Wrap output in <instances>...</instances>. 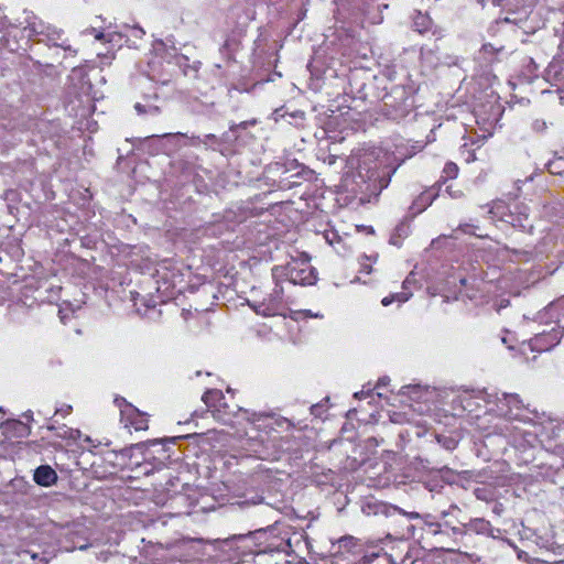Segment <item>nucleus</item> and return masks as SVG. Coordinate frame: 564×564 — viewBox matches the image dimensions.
I'll use <instances>...</instances> for the list:
<instances>
[{
	"instance_id": "nucleus-1",
	"label": "nucleus",
	"mask_w": 564,
	"mask_h": 564,
	"mask_svg": "<svg viewBox=\"0 0 564 564\" xmlns=\"http://www.w3.org/2000/svg\"><path fill=\"white\" fill-rule=\"evenodd\" d=\"M116 403L120 409L121 421L126 426H133L135 431H145L148 422L143 419L138 409L127 403L123 399H116Z\"/></svg>"
},
{
	"instance_id": "nucleus-2",
	"label": "nucleus",
	"mask_w": 564,
	"mask_h": 564,
	"mask_svg": "<svg viewBox=\"0 0 564 564\" xmlns=\"http://www.w3.org/2000/svg\"><path fill=\"white\" fill-rule=\"evenodd\" d=\"M57 480L56 471L48 465H42L34 471V481L43 487H50Z\"/></svg>"
},
{
	"instance_id": "nucleus-3",
	"label": "nucleus",
	"mask_w": 564,
	"mask_h": 564,
	"mask_svg": "<svg viewBox=\"0 0 564 564\" xmlns=\"http://www.w3.org/2000/svg\"><path fill=\"white\" fill-rule=\"evenodd\" d=\"M116 37H120V35L117 33H110L108 35H105L102 32H97L95 34V39L98 41L107 39L108 42H112V41H115Z\"/></svg>"
},
{
	"instance_id": "nucleus-4",
	"label": "nucleus",
	"mask_w": 564,
	"mask_h": 564,
	"mask_svg": "<svg viewBox=\"0 0 564 564\" xmlns=\"http://www.w3.org/2000/svg\"><path fill=\"white\" fill-rule=\"evenodd\" d=\"M394 300H398V301H406L408 299L402 296L401 294H397V295H393V296H387L382 300V305L383 306H388L389 304H391Z\"/></svg>"
},
{
	"instance_id": "nucleus-5",
	"label": "nucleus",
	"mask_w": 564,
	"mask_h": 564,
	"mask_svg": "<svg viewBox=\"0 0 564 564\" xmlns=\"http://www.w3.org/2000/svg\"><path fill=\"white\" fill-rule=\"evenodd\" d=\"M534 129L536 131H543L546 129V122L544 120H535Z\"/></svg>"
},
{
	"instance_id": "nucleus-6",
	"label": "nucleus",
	"mask_w": 564,
	"mask_h": 564,
	"mask_svg": "<svg viewBox=\"0 0 564 564\" xmlns=\"http://www.w3.org/2000/svg\"><path fill=\"white\" fill-rule=\"evenodd\" d=\"M134 109L140 115L148 113V109L143 105H141V104H137L134 106Z\"/></svg>"
},
{
	"instance_id": "nucleus-7",
	"label": "nucleus",
	"mask_w": 564,
	"mask_h": 564,
	"mask_svg": "<svg viewBox=\"0 0 564 564\" xmlns=\"http://www.w3.org/2000/svg\"><path fill=\"white\" fill-rule=\"evenodd\" d=\"M132 31L135 32L134 36L142 37L144 35V31L141 28L134 26L132 28Z\"/></svg>"
},
{
	"instance_id": "nucleus-8",
	"label": "nucleus",
	"mask_w": 564,
	"mask_h": 564,
	"mask_svg": "<svg viewBox=\"0 0 564 564\" xmlns=\"http://www.w3.org/2000/svg\"><path fill=\"white\" fill-rule=\"evenodd\" d=\"M159 111H160V108L156 106H151L148 109V113H152V115H156V113H159Z\"/></svg>"
},
{
	"instance_id": "nucleus-9",
	"label": "nucleus",
	"mask_w": 564,
	"mask_h": 564,
	"mask_svg": "<svg viewBox=\"0 0 564 564\" xmlns=\"http://www.w3.org/2000/svg\"><path fill=\"white\" fill-rule=\"evenodd\" d=\"M447 169H448L449 171H454V172H456V171H457V166H456L455 164H453V163L448 164Z\"/></svg>"
},
{
	"instance_id": "nucleus-10",
	"label": "nucleus",
	"mask_w": 564,
	"mask_h": 564,
	"mask_svg": "<svg viewBox=\"0 0 564 564\" xmlns=\"http://www.w3.org/2000/svg\"><path fill=\"white\" fill-rule=\"evenodd\" d=\"M308 315H310V316H313V317H321V315H319V314H311V313H308Z\"/></svg>"
},
{
	"instance_id": "nucleus-11",
	"label": "nucleus",
	"mask_w": 564,
	"mask_h": 564,
	"mask_svg": "<svg viewBox=\"0 0 564 564\" xmlns=\"http://www.w3.org/2000/svg\"><path fill=\"white\" fill-rule=\"evenodd\" d=\"M411 517H412V518H417V517H419V514H417V513H411Z\"/></svg>"
},
{
	"instance_id": "nucleus-12",
	"label": "nucleus",
	"mask_w": 564,
	"mask_h": 564,
	"mask_svg": "<svg viewBox=\"0 0 564 564\" xmlns=\"http://www.w3.org/2000/svg\"><path fill=\"white\" fill-rule=\"evenodd\" d=\"M415 25H424V22H415Z\"/></svg>"
},
{
	"instance_id": "nucleus-13",
	"label": "nucleus",
	"mask_w": 564,
	"mask_h": 564,
	"mask_svg": "<svg viewBox=\"0 0 564 564\" xmlns=\"http://www.w3.org/2000/svg\"><path fill=\"white\" fill-rule=\"evenodd\" d=\"M415 25H424V22H415Z\"/></svg>"
},
{
	"instance_id": "nucleus-14",
	"label": "nucleus",
	"mask_w": 564,
	"mask_h": 564,
	"mask_svg": "<svg viewBox=\"0 0 564 564\" xmlns=\"http://www.w3.org/2000/svg\"><path fill=\"white\" fill-rule=\"evenodd\" d=\"M415 25H424V22H415Z\"/></svg>"
}]
</instances>
